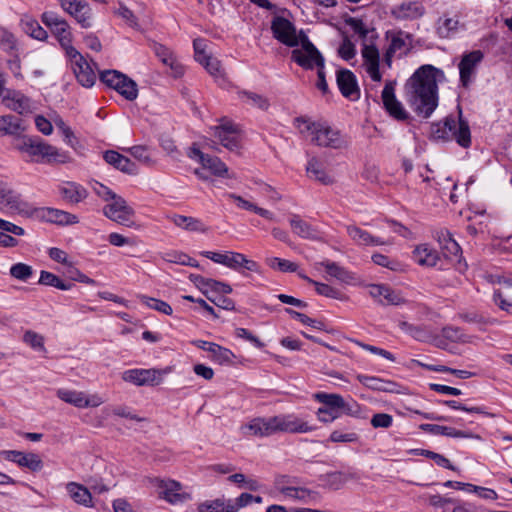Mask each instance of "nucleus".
Here are the masks:
<instances>
[{
	"mask_svg": "<svg viewBox=\"0 0 512 512\" xmlns=\"http://www.w3.org/2000/svg\"><path fill=\"white\" fill-rule=\"evenodd\" d=\"M432 136L440 140L455 139L464 148L469 147L471 144L470 128L467 121L462 119L461 110H459L458 121L454 117L448 116L443 122L433 124Z\"/></svg>",
	"mask_w": 512,
	"mask_h": 512,
	"instance_id": "39448f33",
	"label": "nucleus"
},
{
	"mask_svg": "<svg viewBox=\"0 0 512 512\" xmlns=\"http://www.w3.org/2000/svg\"><path fill=\"white\" fill-rule=\"evenodd\" d=\"M104 160L114 168L129 175L138 173L137 166L129 158L114 150H108L103 154Z\"/></svg>",
	"mask_w": 512,
	"mask_h": 512,
	"instance_id": "2f4dec72",
	"label": "nucleus"
},
{
	"mask_svg": "<svg viewBox=\"0 0 512 512\" xmlns=\"http://www.w3.org/2000/svg\"><path fill=\"white\" fill-rule=\"evenodd\" d=\"M435 239L440 245L446 258L457 257L461 252L460 245L452 238L451 233L446 229H439L435 232Z\"/></svg>",
	"mask_w": 512,
	"mask_h": 512,
	"instance_id": "f704fd0d",
	"label": "nucleus"
},
{
	"mask_svg": "<svg viewBox=\"0 0 512 512\" xmlns=\"http://www.w3.org/2000/svg\"><path fill=\"white\" fill-rule=\"evenodd\" d=\"M281 493L286 497L302 501L304 503L316 502L319 498L317 492L302 487H282Z\"/></svg>",
	"mask_w": 512,
	"mask_h": 512,
	"instance_id": "a19ab883",
	"label": "nucleus"
},
{
	"mask_svg": "<svg viewBox=\"0 0 512 512\" xmlns=\"http://www.w3.org/2000/svg\"><path fill=\"white\" fill-rule=\"evenodd\" d=\"M313 398L319 403L324 404L327 408L335 410L341 409L342 412L348 416L355 417L358 415L360 410V407L356 402H354L353 405H350L345 402L344 398L340 394L318 392L313 395Z\"/></svg>",
	"mask_w": 512,
	"mask_h": 512,
	"instance_id": "6ab92c4d",
	"label": "nucleus"
},
{
	"mask_svg": "<svg viewBox=\"0 0 512 512\" xmlns=\"http://www.w3.org/2000/svg\"><path fill=\"white\" fill-rule=\"evenodd\" d=\"M0 102L7 109L18 114H25L31 111L30 98L19 90L9 88L0 98Z\"/></svg>",
	"mask_w": 512,
	"mask_h": 512,
	"instance_id": "4be33fe9",
	"label": "nucleus"
},
{
	"mask_svg": "<svg viewBox=\"0 0 512 512\" xmlns=\"http://www.w3.org/2000/svg\"><path fill=\"white\" fill-rule=\"evenodd\" d=\"M153 483L161 490L160 497L170 504L182 503L191 498L189 493L182 491L181 483L176 480L155 478Z\"/></svg>",
	"mask_w": 512,
	"mask_h": 512,
	"instance_id": "f3484780",
	"label": "nucleus"
},
{
	"mask_svg": "<svg viewBox=\"0 0 512 512\" xmlns=\"http://www.w3.org/2000/svg\"><path fill=\"white\" fill-rule=\"evenodd\" d=\"M345 23L364 41L367 39L370 33L374 32V30L369 29L364 21L360 18L350 17L345 20Z\"/></svg>",
	"mask_w": 512,
	"mask_h": 512,
	"instance_id": "13d9d810",
	"label": "nucleus"
},
{
	"mask_svg": "<svg viewBox=\"0 0 512 512\" xmlns=\"http://www.w3.org/2000/svg\"><path fill=\"white\" fill-rule=\"evenodd\" d=\"M361 56L363 58V66L370 78L375 82L381 81L382 75L379 71L380 53L378 48L374 44L364 42Z\"/></svg>",
	"mask_w": 512,
	"mask_h": 512,
	"instance_id": "412c9836",
	"label": "nucleus"
},
{
	"mask_svg": "<svg viewBox=\"0 0 512 512\" xmlns=\"http://www.w3.org/2000/svg\"><path fill=\"white\" fill-rule=\"evenodd\" d=\"M191 343L194 346L209 352L211 354L212 360L220 365H229L233 363L235 355L231 350L225 347H222L214 342H208L204 340H193Z\"/></svg>",
	"mask_w": 512,
	"mask_h": 512,
	"instance_id": "b1692460",
	"label": "nucleus"
},
{
	"mask_svg": "<svg viewBox=\"0 0 512 512\" xmlns=\"http://www.w3.org/2000/svg\"><path fill=\"white\" fill-rule=\"evenodd\" d=\"M0 205L6 206L12 213L23 216H31L35 210L19 193L3 181H0Z\"/></svg>",
	"mask_w": 512,
	"mask_h": 512,
	"instance_id": "9b49d317",
	"label": "nucleus"
},
{
	"mask_svg": "<svg viewBox=\"0 0 512 512\" xmlns=\"http://www.w3.org/2000/svg\"><path fill=\"white\" fill-rule=\"evenodd\" d=\"M39 212L42 219L56 225L66 226L79 223V218L77 215L64 210L44 207L41 208Z\"/></svg>",
	"mask_w": 512,
	"mask_h": 512,
	"instance_id": "c756f323",
	"label": "nucleus"
},
{
	"mask_svg": "<svg viewBox=\"0 0 512 512\" xmlns=\"http://www.w3.org/2000/svg\"><path fill=\"white\" fill-rule=\"evenodd\" d=\"M171 372V367L164 369H130L122 374L125 382L132 383L136 386H156L163 381V377Z\"/></svg>",
	"mask_w": 512,
	"mask_h": 512,
	"instance_id": "9d476101",
	"label": "nucleus"
},
{
	"mask_svg": "<svg viewBox=\"0 0 512 512\" xmlns=\"http://www.w3.org/2000/svg\"><path fill=\"white\" fill-rule=\"evenodd\" d=\"M372 261L379 266L388 268L392 271H402V265L399 261L395 259H390L388 256L375 253L372 255Z\"/></svg>",
	"mask_w": 512,
	"mask_h": 512,
	"instance_id": "680f3d73",
	"label": "nucleus"
},
{
	"mask_svg": "<svg viewBox=\"0 0 512 512\" xmlns=\"http://www.w3.org/2000/svg\"><path fill=\"white\" fill-rule=\"evenodd\" d=\"M420 429L433 435H442L451 438H476L480 439L478 435H474L470 431H462L453 427L442 426L437 424H421Z\"/></svg>",
	"mask_w": 512,
	"mask_h": 512,
	"instance_id": "72a5a7b5",
	"label": "nucleus"
},
{
	"mask_svg": "<svg viewBox=\"0 0 512 512\" xmlns=\"http://www.w3.org/2000/svg\"><path fill=\"white\" fill-rule=\"evenodd\" d=\"M319 266L323 267L329 276L335 278L341 283L354 285L357 282V276L355 273L347 270L336 262L324 260L315 264L316 268Z\"/></svg>",
	"mask_w": 512,
	"mask_h": 512,
	"instance_id": "c85d7f7f",
	"label": "nucleus"
},
{
	"mask_svg": "<svg viewBox=\"0 0 512 512\" xmlns=\"http://www.w3.org/2000/svg\"><path fill=\"white\" fill-rule=\"evenodd\" d=\"M154 51L162 63L170 67L173 77L177 78L183 75L184 68L176 61L168 48L161 44H155Z\"/></svg>",
	"mask_w": 512,
	"mask_h": 512,
	"instance_id": "4c0bfd02",
	"label": "nucleus"
},
{
	"mask_svg": "<svg viewBox=\"0 0 512 512\" xmlns=\"http://www.w3.org/2000/svg\"><path fill=\"white\" fill-rule=\"evenodd\" d=\"M10 275L20 281H27L33 275V269L25 263H16L10 268Z\"/></svg>",
	"mask_w": 512,
	"mask_h": 512,
	"instance_id": "bf43d9fd",
	"label": "nucleus"
},
{
	"mask_svg": "<svg viewBox=\"0 0 512 512\" xmlns=\"http://www.w3.org/2000/svg\"><path fill=\"white\" fill-rule=\"evenodd\" d=\"M459 21L456 18H441L438 21L437 33L442 38H448L458 29Z\"/></svg>",
	"mask_w": 512,
	"mask_h": 512,
	"instance_id": "4d7b16f0",
	"label": "nucleus"
},
{
	"mask_svg": "<svg viewBox=\"0 0 512 512\" xmlns=\"http://www.w3.org/2000/svg\"><path fill=\"white\" fill-rule=\"evenodd\" d=\"M347 234L358 245L364 246H380L390 244V241H384L378 237L371 235L369 232L361 229L356 225H348Z\"/></svg>",
	"mask_w": 512,
	"mask_h": 512,
	"instance_id": "473e14b6",
	"label": "nucleus"
},
{
	"mask_svg": "<svg viewBox=\"0 0 512 512\" xmlns=\"http://www.w3.org/2000/svg\"><path fill=\"white\" fill-rule=\"evenodd\" d=\"M20 23L24 32L30 37L40 41H44L48 38L46 30L43 29L39 22L32 16L24 15Z\"/></svg>",
	"mask_w": 512,
	"mask_h": 512,
	"instance_id": "37998d69",
	"label": "nucleus"
},
{
	"mask_svg": "<svg viewBox=\"0 0 512 512\" xmlns=\"http://www.w3.org/2000/svg\"><path fill=\"white\" fill-rule=\"evenodd\" d=\"M0 454L5 460L14 462L20 467L27 468L32 472L40 471L43 468L42 459L35 453H24L17 450H4Z\"/></svg>",
	"mask_w": 512,
	"mask_h": 512,
	"instance_id": "aec40b11",
	"label": "nucleus"
},
{
	"mask_svg": "<svg viewBox=\"0 0 512 512\" xmlns=\"http://www.w3.org/2000/svg\"><path fill=\"white\" fill-rule=\"evenodd\" d=\"M172 221L176 226L191 232L206 233L209 230L201 220L193 217L174 215Z\"/></svg>",
	"mask_w": 512,
	"mask_h": 512,
	"instance_id": "a18cd8bd",
	"label": "nucleus"
},
{
	"mask_svg": "<svg viewBox=\"0 0 512 512\" xmlns=\"http://www.w3.org/2000/svg\"><path fill=\"white\" fill-rule=\"evenodd\" d=\"M337 52L343 60L349 61L356 56V47L348 36H344Z\"/></svg>",
	"mask_w": 512,
	"mask_h": 512,
	"instance_id": "0e129e2a",
	"label": "nucleus"
},
{
	"mask_svg": "<svg viewBox=\"0 0 512 512\" xmlns=\"http://www.w3.org/2000/svg\"><path fill=\"white\" fill-rule=\"evenodd\" d=\"M54 123L56 125V127L61 131V133L63 134V137H64V141L71 147H75L76 143H77V139L74 135V132L72 131V129L66 125V123L64 122V120L57 116L56 118H54Z\"/></svg>",
	"mask_w": 512,
	"mask_h": 512,
	"instance_id": "e2e57ef3",
	"label": "nucleus"
},
{
	"mask_svg": "<svg viewBox=\"0 0 512 512\" xmlns=\"http://www.w3.org/2000/svg\"><path fill=\"white\" fill-rule=\"evenodd\" d=\"M76 22L84 29H88L92 26L93 14L89 4L83 0L78 6H76L69 13Z\"/></svg>",
	"mask_w": 512,
	"mask_h": 512,
	"instance_id": "c03bdc74",
	"label": "nucleus"
},
{
	"mask_svg": "<svg viewBox=\"0 0 512 512\" xmlns=\"http://www.w3.org/2000/svg\"><path fill=\"white\" fill-rule=\"evenodd\" d=\"M483 59V54L479 50L465 54L459 63L460 81L464 87H467L476 72L477 66Z\"/></svg>",
	"mask_w": 512,
	"mask_h": 512,
	"instance_id": "393cba45",
	"label": "nucleus"
},
{
	"mask_svg": "<svg viewBox=\"0 0 512 512\" xmlns=\"http://www.w3.org/2000/svg\"><path fill=\"white\" fill-rule=\"evenodd\" d=\"M188 156L191 159L197 160L203 169L209 170L213 175L218 177H228V167L216 156L204 154L199 148L192 146L189 149Z\"/></svg>",
	"mask_w": 512,
	"mask_h": 512,
	"instance_id": "a211bd4d",
	"label": "nucleus"
},
{
	"mask_svg": "<svg viewBox=\"0 0 512 512\" xmlns=\"http://www.w3.org/2000/svg\"><path fill=\"white\" fill-rule=\"evenodd\" d=\"M306 172L309 178L323 185H330L334 182L333 177L327 172L324 164L316 157L309 159Z\"/></svg>",
	"mask_w": 512,
	"mask_h": 512,
	"instance_id": "c9c22d12",
	"label": "nucleus"
},
{
	"mask_svg": "<svg viewBox=\"0 0 512 512\" xmlns=\"http://www.w3.org/2000/svg\"><path fill=\"white\" fill-rule=\"evenodd\" d=\"M337 85L344 97L351 100H357L360 97L356 77L350 70L342 69L337 72Z\"/></svg>",
	"mask_w": 512,
	"mask_h": 512,
	"instance_id": "cd10ccee",
	"label": "nucleus"
},
{
	"mask_svg": "<svg viewBox=\"0 0 512 512\" xmlns=\"http://www.w3.org/2000/svg\"><path fill=\"white\" fill-rule=\"evenodd\" d=\"M329 440L333 443H354L359 440V435L355 431L342 432L334 430L331 432Z\"/></svg>",
	"mask_w": 512,
	"mask_h": 512,
	"instance_id": "052dcab7",
	"label": "nucleus"
},
{
	"mask_svg": "<svg viewBox=\"0 0 512 512\" xmlns=\"http://www.w3.org/2000/svg\"><path fill=\"white\" fill-rule=\"evenodd\" d=\"M241 97L246 98L247 103L251 106L258 107L263 110H266L269 107L268 100L262 95L253 92H242Z\"/></svg>",
	"mask_w": 512,
	"mask_h": 512,
	"instance_id": "774afa93",
	"label": "nucleus"
},
{
	"mask_svg": "<svg viewBox=\"0 0 512 512\" xmlns=\"http://www.w3.org/2000/svg\"><path fill=\"white\" fill-rule=\"evenodd\" d=\"M23 341L35 350L45 351L44 337L34 331H26Z\"/></svg>",
	"mask_w": 512,
	"mask_h": 512,
	"instance_id": "69168bd1",
	"label": "nucleus"
},
{
	"mask_svg": "<svg viewBox=\"0 0 512 512\" xmlns=\"http://www.w3.org/2000/svg\"><path fill=\"white\" fill-rule=\"evenodd\" d=\"M162 259L168 263L199 267V263L189 255L180 251H170L162 254Z\"/></svg>",
	"mask_w": 512,
	"mask_h": 512,
	"instance_id": "3c124183",
	"label": "nucleus"
},
{
	"mask_svg": "<svg viewBox=\"0 0 512 512\" xmlns=\"http://www.w3.org/2000/svg\"><path fill=\"white\" fill-rule=\"evenodd\" d=\"M299 48H295L291 53V58L300 67L306 70H312L315 67H324L325 60L319 50L300 32Z\"/></svg>",
	"mask_w": 512,
	"mask_h": 512,
	"instance_id": "0eeeda50",
	"label": "nucleus"
},
{
	"mask_svg": "<svg viewBox=\"0 0 512 512\" xmlns=\"http://www.w3.org/2000/svg\"><path fill=\"white\" fill-rule=\"evenodd\" d=\"M265 262L271 269L280 272H296L298 269L296 263L279 257H268Z\"/></svg>",
	"mask_w": 512,
	"mask_h": 512,
	"instance_id": "6e6d98bb",
	"label": "nucleus"
},
{
	"mask_svg": "<svg viewBox=\"0 0 512 512\" xmlns=\"http://www.w3.org/2000/svg\"><path fill=\"white\" fill-rule=\"evenodd\" d=\"M24 129L21 119L13 115L0 116V136L18 135L24 131Z\"/></svg>",
	"mask_w": 512,
	"mask_h": 512,
	"instance_id": "49530a36",
	"label": "nucleus"
},
{
	"mask_svg": "<svg viewBox=\"0 0 512 512\" xmlns=\"http://www.w3.org/2000/svg\"><path fill=\"white\" fill-rule=\"evenodd\" d=\"M294 125L304 138L309 139L316 146L331 149H343L348 146L347 139L340 131L325 123L298 117L295 119Z\"/></svg>",
	"mask_w": 512,
	"mask_h": 512,
	"instance_id": "7ed1b4c3",
	"label": "nucleus"
},
{
	"mask_svg": "<svg viewBox=\"0 0 512 512\" xmlns=\"http://www.w3.org/2000/svg\"><path fill=\"white\" fill-rule=\"evenodd\" d=\"M424 12V7L417 1L403 2L391 10L392 16L398 20L418 19Z\"/></svg>",
	"mask_w": 512,
	"mask_h": 512,
	"instance_id": "7c9ffc66",
	"label": "nucleus"
},
{
	"mask_svg": "<svg viewBox=\"0 0 512 512\" xmlns=\"http://www.w3.org/2000/svg\"><path fill=\"white\" fill-rule=\"evenodd\" d=\"M123 150L130 153L135 159L147 166L154 165V161L147 146L135 145L130 148H124Z\"/></svg>",
	"mask_w": 512,
	"mask_h": 512,
	"instance_id": "864d4df0",
	"label": "nucleus"
},
{
	"mask_svg": "<svg viewBox=\"0 0 512 512\" xmlns=\"http://www.w3.org/2000/svg\"><path fill=\"white\" fill-rule=\"evenodd\" d=\"M274 38L289 47L299 46L300 34L297 35L294 25L284 17H275L271 24Z\"/></svg>",
	"mask_w": 512,
	"mask_h": 512,
	"instance_id": "2eb2a0df",
	"label": "nucleus"
},
{
	"mask_svg": "<svg viewBox=\"0 0 512 512\" xmlns=\"http://www.w3.org/2000/svg\"><path fill=\"white\" fill-rule=\"evenodd\" d=\"M59 194L69 204H79L88 197L87 189L81 184L73 181L62 182L58 186Z\"/></svg>",
	"mask_w": 512,
	"mask_h": 512,
	"instance_id": "bb28decb",
	"label": "nucleus"
},
{
	"mask_svg": "<svg viewBox=\"0 0 512 512\" xmlns=\"http://www.w3.org/2000/svg\"><path fill=\"white\" fill-rule=\"evenodd\" d=\"M444 78L442 70L432 65L418 68L405 84V96L414 112L429 118L438 106V80Z\"/></svg>",
	"mask_w": 512,
	"mask_h": 512,
	"instance_id": "f257e3e1",
	"label": "nucleus"
},
{
	"mask_svg": "<svg viewBox=\"0 0 512 512\" xmlns=\"http://www.w3.org/2000/svg\"><path fill=\"white\" fill-rule=\"evenodd\" d=\"M57 396L64 402L77 408L98 407L104 403V399L98 394H86L82 391L59 389Z\"/></svg>",
	"mask_w": 512,
	"mask_h": 512,
	"instance_id": "dca6fc26",
	"label": "nucleus"
},
{
	"mask_svg": "<svg viewBox=\"0 0 512 512\" xmlns=\"http://www.w3.org/2000/svg\"><path fill=\"white\" fill-rule=\"evenodd\" d=\"M369 295L382 305H401L406 301L401 293L384 284L369 285Z\"/></svg>",
	"mask_w": 512,
	"mask_h": 512,
	"instance_id": "5701e85b",
	"label": "nucleus"
},
{
	"mask_svg": "<svg viewBox=\"0 0 512 512\" xmlns=\"http://www.w3.org/2000/svg\"><path fill=\"white\" fill-rule=\"evenodd\" d=\"M66 490L75 503L85 507L93 506L92 495L85 486L76 482H69L66 484Z\"/></svg>",
	"mask_w": 512,
	"mask_h": 512,
	"instance_id": "ea45409f",
	"label": "nucleus"
},
{
	"mask_svg": "<svg viewBox=\"0 0 512 512\" xmlns=\"http://www.w3.org/2000/svg\"><path fill=\"white\" fill-rule=\"evenodd\" d=\"M38 284L44 286L55 287L57 289L67 291L72 288L71 283H66L62 281L57 275L52 272L42 270L40 272V277L38 280Z\"/></svg>",
	"mask_w": 512,
	"mask_h": 512,
	"instance_id": "09e8293b",
	"label": "nucleus"
},
{
	"mask_svg": "<svg viewBox=\"0 0 512 512\" xmlns=\"http://www.w3.org/2000/svg\"><path fill=\"white\" fill-rule=\"evenodd\" d=\"M102 212L105 217L113 222L129 228L136 227L135 210L120 195L108 202L103 207Z\"/></svg>",
	"mask_w": 512,
	"mask_h": 512,
	"instance_id": "1a4fd4ad",
	"label": "nucleus"
},
{
	"mask_svg": "<svg viewBox=\"0 0 512 512\" xmlns=\"http://www.w3.org/2000/svg\"><path fill=\"white\" fill-rule=\"evenodd\" d=\"M138 299L145 304L147 307L156 310L165 315H172L173 309L172 307L165 301L148 297L146 295H139Z\"/></svg>",
	"mask_w": 512,
	"mask_h": 512,
	"instance_id": "603ef678",
	"label": "nucleus"
},
{
	"mask_svg": "<svg viewBox=\"0 0 512 512\" xmlns=\"http://www.w3.org/2000/svg\"><path fill=\"white\" fill-rule=\"evenodd\" d=\"M413 259L421 266L435 267L440 260V256L428 244H421L414 249Z\"/></svg>",
	"mask_w": 512,
	"mask_h": 512,
	"instance_id": "e433bc0d",
	"label": "nucleus"
},
{
	"mask_svg": "<svg viewBox=\"0 0 512 512\" xmlns=\"http://www.w3.org/2000/svg\"><path fill=\"white\" fill-rule=\"evenodd\" d=\"M419 454L432 459L440 467H444V468L450 469L452 471L456 470V467L451 464L449 459H447L446 457H444L441 454H438V453L430 451V450H425V449L420 450Z\"/></svg>",
	"mask_w": 512,
	"mask_h": 512,
	"instance_id": "338daca9",
	"label": "nucleus"
},
{
	"mask_svg": "<svg viewBox=\"0 0 512 512\" xmlns=\"http://www.w3.org/2000/svg\"><path fill=\"white\" fill-rule=\"evenodd\" d=\"M356 378L365 387H367L371 390H374V391L394 393V394L402 393V386L394 381H391V380H385V379H382L379 377L367 376V375H363V374H358L356 376Z\"/></svg>",
	"mask_w": 512,
	"mask_h": 512,
	"instance_id": "a878e982",
	"label": "nucleus"
},
{
	"mask_svg": "<svg viewBox=\"0 0 512 512\" xmlns=\"http://www.w3.org/2000/svg\"><path fill=\"white\" fill-rule=\"evenodd\" d=\"M239 254L238 252H225V253H218V252H212V251H205L202 253V255L210 260H212L215 263L222 264L230 269H238L239 268Z\"/></svg>",
	"mask_w": 512,
	"mask_h": 512,
	"instance_id": "79ce46f5",
	"label": "nucleus"
},
{
	"mask_svg": "<svg viewBox=\"0 0 512 512\" xmlns=\"http://www.w3.org/2000/svg\"><path fill=\"white\" fill-rule=\"evenodd\" d=\"M395 81H387L381 93V99L386 112L390 117L398 121H405L409 118V113L403 104L396 98Z\"/></svg>",
	"mask_w": 512,
	"mask_h": 512,
	"instance_id": "ddd939ff",
	"label": "nucleus"
},
{
	"mask_svg": "<svg viewBox=\"0 0 512 512\" xmlns=\"http://www.w3.org/2000/svg\"><path fill=\"white\" fill-rule=\"evenodd\" d=\"M214 136L221 145L230 151H238L241 147V139L238 128L231 121L223 119L221 123L213 127Z\"/></svg>",
	"mask_w": 512,
	"mask_h": 512,
	"instance_id": "4468645a",
	"label": "nucleus"
},
{
	"mask_svg": "<svg viewBox=\"0 0 512 512\" xmlns=\"http://www.w3.org/2000/svg\"><path fill=\"white\" fill-rule=\"evenodd\" d=\"M290 225L293 232L301 238L312 239L315 237V231L311 225L302 220L298 215H294L290 219Z\"/></svg>",
	"mask_w": 512,
	"mask_h": 512,
	"instance_id": "8fccbe9b",
	"label": "nucleus"
},
{
	"mask_svg": "<svg viewBox=\"0 0 512 512\" xmlns=\"http://www.w3.org/2000/svg\"><path fill=\"white\" fill-rule=\"evenodd\" d=\"M386 36L390 40V43L384 54V62L388 67H391L394 55L406 47V41L402 31L387 32Z\"/></svg>",
	"mask_w": 512,
	"mask_h": 512,
	"instance_id": "58836bf2",
	"label": "nucleus"
},
{
	"mask_svg": "<svg viewBox=\"0 0 512 512\" xmlns=\"http://www.w3.org/2000/svg\"><path fill=\"white\" fill-rule=\"evenodd\" d=\"M236 506H232V500L218 498L201 503L198 512H235Z\"/></svg>",
	"mask_w": 512,
	"mask_h": 512,
	"instance_id": "de8ad7c7",
	"label": "nucleus"
},
{
	"mask_svg": "<svg viewBox=\"0 0 512 512\" xmlns=\"http://www.w3.org/2000/svg\"><path fill=\"white\" fill-rule=\"evenodd\" d=\"M66 56L78 83L86 88L92 87L96 81V74L84 56L78 50Z\"/></svg>",
	"mask_w": 512,
	"mask_h": 512,
	"instance_id": "f8f14e48",
	"label": "nucleus"
},
{
	"mask_svg": "<svg viewBox=\"0 0 512 512\" xmlns=\"http://www.w3.org/2000/svg\"><path fill=\"white\" fill-rule=\"evenodd\" d=\"M99 78L108 87L116 90L126 100L133 101L138 96L136 82L117 70L100 72Z\"/></svg>",
	"mask_w": 512,
	"mask_h": 512,
	"instance_id": "6e6552de",
	"label": "nucleus"
},
{
	"mask_svg": "<svg viewBox=\"0 0 512 512\" xmlns=\"http://www.w3.org/2000/svg\"><path fill=\"white\" fill-rule=\"evenodd\" d=\"M245 433L255 437H269L276 433H308L315 427L292 414L256 417L243 427Z\"/></svg>",
	"mask_w": 512,
	"mask_h": 512,
	"instance_id": "f03ea898",
	"label": "nucleus"
},
{
	"mask_svg": "<svg viewBox=\"0 0 512 512\" xmlns=\"http://www.w3.org/2000/svg\"><path fill=\"white\" fill-rule=\"evenodd\" d=\"M15 148L27 154L31 162H43L47 164H66L71 162V156L67 151L61 150L41 138L23 137Z\"/></svg>",
	"mask_w": 512,
	"mask_h": 512,
	"instance_id": "20e7f679",
	"label": "nucleus"
},
{
	"mask_svg": "<svg viewBox=\"0 0 512 512\" xmlns=\"http://www.w3.org/2000/svg\"><path fill=\"white\" fill-rule=\"evenodd\" d=\"M41 20L51 30L60 46L64 49L66 55L77 50L72 45L73 36L70 25L64 18L56 12L46 11L42 13Z\"/></svg>",
	"mask_w": 512,
	"mask_h": 512,
	"instance_id": "423d86ee",
	"label": "nucleus"
},
{
	"mask_svg": "<svg viewBox=\"0 0 512 512\" xmlns=\"http://www.w3.org/2000/svg\"><path fill=\"white\" fill-rule=\"evenodd\" d=\"M314 286H315L316 292L321 296L340 300V301L348 300V297L343 292H341L339 289H337L333 286H330L328 284L321 283L318 281L315 283Z\"/></svg>",
	"mask_w": 512,
	"mask_h": 512,
	"instance_id": "5fc2aeb1",
	"label": "nucleus"
}]
</instances>
